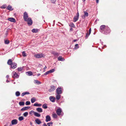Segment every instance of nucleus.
I'll return each mask as SVG.
<instances>
[{"mask_svg":"<svg viewBox=\"0 0 126 126\" xmlns=\"http://www.w3.org/2000/svg\"><path fill=\"white\" fill-rule=\"evenodd\" d=\"M35 122L38 125H40L42 123L41 121L38 118H37L35 120Z\"/></svg>","mask_w":126,"mask_h":126,"instance_id":"13","label":"nucleus"},{"mask_svg":"<svg viewBox=\"0 0 126 126\" xmlns=\"http://www.w3.org/2000/svg\"><path fill=\"white\" fill-rule=\"evenodd\" d=\"M19 104L20 106H24L25 104V103L23 102H20L19 103Z\"/></svg>","mask_w":126,"mask_h":126,"instance_id":"33","label":"nucleus"},{"mask_svg":"<svg viewBox=\"0 0 126 126\" xmlns=\"http://www.w3.org/2000/svg\"><path fill=\"white\" fill-rule=\"evenodd\" d=\"M58 61H63L64 60V59L62 58V56H60L58 58Z\"/></svg>","mask_w":126,"mask_h":126,"instance_id":"18","label":"nucleus"},{"mask_svg":"<svg viewBox=\"0 0 126 126\" xmlns=\"http://www.w3.org/2000/svg\"><path fill=\"white\" fill-rule=\"evenodd\" d=\"M52 53L55 56H58L59 55V53H58L55 52L54 51L52 52Z\"/></svg>","mask_w":126,"mask_h":126,"instance_id":"22","label":"nucleus"},{"mask_svg":"<svg viewBox=\"0 0 126 126\" xmlns=\"http://www.w3.org/2000/svg\"><path fill=\"white\" fill-rule=\"evenodd\" d=\"M17 66V64L15 63H13L11 65V67L12 68L14 69L16 68Z\"/></svg>","mask_w":126,"mask_h":126,"instance_id":"8","label":"nucleus"},{"mask_svg":"<svg viewBox=\"0 0 126 126\" xmlns=\"http://www.w3.org/2000/svg\"><path fill=\"white\" fill-rule=\"evenodd\" d=\"M56 0H50L51 2L52 3H55L56 1Z\"/></svg>","mask_w":126,"mask_h":126,"instance_id":"47","label":"nucleus"},{"mask_svg":"<svg viewBox=\"0 0 126 126\" xmlns=\"http://www.w3.org/2000/svg\"><path fill=\"white\" fill-rule=\"evenodd\" d=\"M44 126H47V124L46 123H44L43 124Z\"/></svg>","mask_w":126,"mask_h":126,"instance_id":"50","label":"nucleus"},{"mask_svg":"<svg viewBox=\"0 0 126 126\" xmlns=\"http://www.w3.org/2000/svg\"><path fill=\"white\" fill-rule=\"evenodd\" d=\"M30 107L29 106L24 107L21 109V111L25 110H27V109H29Z\"/></svg>","mask_w":126,"mask_h":126,"instance_id":"17","label":"nucleus"},{"mask_svg":"<svg viewBox=\"0 0 126 126\" xmlns=\"http://www.w3.org/2000/svg\"><path fill=\"white\" fill-rule=\"evenodd\" d=\"M76 16H75L74 18L73 21L74 22L77 21L78 19L79 16V14L78 12Z\"/></svg>","mask_w":126,"mask_h":126,"instance_id":"6","label":"nucleus"},{"mask_svg":"<svg viewBox=\"0 0 126 126\" xmlns=\"http://www.w3.org/2000/svg\"><path fill=\"white\" fill-rule=\"evenodd\" d=\"M22 55L23 56L25 57L26 56V53H25L24 51H23L22 52Z\"/></svg>","mask_w":126,"mask_h":126,"instance_id":"41","label":"nucleus"},{"mask_svg":"<svg viewBox=\"0 0 126 126\" xmlns=\"http://www.w3.org/2000/svg\"><path fill=\"white\" fill-rule=\"evenodd\" d=\"M6 5H4L1 6V8L2 9H5L6 8Z\"/></svg>","mask_w":126,"mask_h":126,"instance_id":"45","label":"nucleus"},{"mask_svg":"<svg viewBox=\"0 0 126 126\" xmlns=\"http://www.w3.org/2000/svg\"><path fill=\"white\" fill-rule=\"evenodd\" d=\"M77 41V40L75 39L74 40H73V42H76V41Z\"/></svg>","mask_w":126,"mask_h":126,"instance_id":"55","label":"nucleus"},{"mask_svg":"<svg viewBox=\"0 0 126 126\" xmlns=\"http://www.w3.org/2000/svg\"><path fill=\"white\" fill-rule=\"evenodd\" d=\"M52 124L53 123L52 122H50L47 123V125L48 126H50V125L52 126Z\"/></svg>","mask_w":126,"mask_h":126,"instance_id":"42","label":"nucleus"},{"mask_svg":"<svg viewBox=\"0 0 126 126\" xmlns=\"http://www.w3.org/2000/svg\"><path fill=\"white\" fill-rule=\"evenodd\" d=\"M39 30L37 29H34L32 30V31L33 32L36 33L38 32Z\"/></svg>","mask_w":126,"mask_h":126,"instance_id":"24","label":"nucleus"},{"mask_svg":"<svg viewBox=\"0 0 126 126\" xmlns=\"http://www.w3.org/2000/svg\"><path fill=\"white\" fill-rule=\"evenodd\" d=\"M56 112L57 115L60 116L61 114L62 111L61 109L59 108L56 111Z\"/></svg>","mask_w":126,"mask_h":126,"instance_id":"7","label":"nucleus"},{"mask_svg":"<svg viewBox=\"0 0 126 126\" xmlns=\"http://www.w3.org/2000/svg\"><path fill=\"white\" fill-rule=\"evenodd\" d=\"M84 15L82 16V17L83 18H85V17H87L88 16V14L87 12L85 11H84Z\"/></svg>","mask_w":126,"mask_h":126,"instance_id":"15","label":"nucleus"},{"mask_svg":"<svg viewBox=\"0 0 126 126\" xmlns=\"http://www.w3.org/2000/svg\"><path fill=\"white\" fill-rule=\"evenodd\" d=\"M31 100L32 103H33L35 101L36 99L35 97H33L31 98Z\"/></svg>","mask_w":126,"mask_h":126,"instance_id":"26","label":"nucleus"},{"mask_svg":"<svg viewBox=\"0 0 126 126\" xmlns=\"http://www.w3.org/2000/svg\"><path fill=\"white\" fill-rule=\"evenodd\" d=\"M34 112H35L34 111H33V110H31V111L30 112H29V114H32V113H34Z\"/></svg>","mask_w":126,"mask_h":126,"instance_id":"48","label":"nucleus"},{"mask_svg":"<svg viewBox=\"0 0 126 126\" xmlns=\"http://www.w3.org/2000/svg\"><path fill=\"white\" fill-rule=\"evenodd\" d=\"M12 125L16 124L17 123V121L16 119H14L12 120Z\"/></svg>","mask_w":126,"mask_h":126,"instance_id":"11","label":"nucleus"},{"mask_svg":"<svg viewBox=\"0 0 126 126\" xmlns=\"http://www.w3.org/2000/svg\"><path fill=\"white\" fill-rule=\"evenodd\" d=\"M78 46V44H76L75 45V46L77 47V48H79V47Z\"/></svg>","mask_w":126,"mask_h":126,"instance_id":"49","label":"nucleus"},{"mask_svg":"<svg viewBox=\"0 0 126 126\" xmlns=\"http://www.w3.org/2000/svg\"><path fill=\"white\" fill-rule=\"evenodd\" d=\"M30 104V102L29 101H27L26 102L25 104L26 105H29Z\"/></svg>","mask_w":126,"mask_h":126,"instance_id":"43","label":"nucleus"},{"mask_svg":"<svg viewBox=\"0 0 126 126\" xmlns=\"http://www.w3.org/2000/svg\"><path fill=\"white\" fill-rule=\"evenodd\" d=\"M40 73H39V74H37V76H40Z\"/></svg>","mask_w":126,"mask_h":126,"instance_id":"53","label":"nucleus"},{"mask_svg":"<svg viewBox=\"0 0 126 126\" xmlns=\"http://www.w3.org/2000/svg\"><path fill=\"white\" fill-rule=\"evenodd\" d=\"M49 99L50 101L52 102H54L55 101V98L53 96H50Z\"/></svg>","mask_w":126,"mask_h":126,"instance_id":"9","label":"nucleus"},{"mask_svg":"<svg viewBox=\"0 0 126 126\" xmlns=\"http://www.w3.org/2000/svg\"><path fill=\"white\" fill-rule=\"evenodd\" d=\"M53 117L54 118H56L57 117V115L55 113L53 114Z\"/></svg>","mask_w":126,"mask_h":126,"instance_id":"39","label":"nucleus"},{"mask_svg":"<svg viewBox=\"0 0 126 126\" xmlns=\"http://www.w3.org/2000/svg\"><path fill=\"white\" fill-rule=\"evenodd\" d=\"M50 88L48 90V91L50 92H52L56 89L55 87L53 85H52L50 87Z\"/></svg>","mask_w":126,"mask_h":126,"instance_id":"5","label":"nucleus"},{"mask_svg":"<svg viewBox=\"0 0 126 126\" xmlns=\"http://www.w3.org/2000/svg\"><path fill=\"white\" fill-rule=\"evenodd\" d=\"M18 119L19 121H21L24 119V118L23 116H21Z\"/></svg>","mask_w":126,"mask_h":126,"instance_id":"36","label":"nucleus"},{"mask_svg":"<svg viewBox=\"0 0 126 126\" xmlns=\"http://www.w3.org/2000/svg\"><path fill=\"white\" fill-rule=\"evenodd\" d=\"M35 57L37 58H40L44 57V55L43 54H38L34 55Z\"/></svg>","mask_w":126,"mask_h":126,"instance_id":"3","label":"nucleus"},{"mask_svg":"<svg viewBox=\"0 0 126 126\" xmlns=\"http://www.w3.org/2000/svg\"><path fill=\"white\" fill-rule=\"evenodd\" d=\"M42 108L45 109H46L47 108V104L46 103L42 105Z\"/></svg>","mask_w":126,"mask_h":126,"instance_id":"29","label":"nucleus"},{"mask_svg":"<svg viewBox=\"0 0 126 126\" xmlns=\"http://www.w3.org/2000/svg\"><path fill=\"white\" fill-rule=\"evenodd\" d=\"M7 9L8 10H9L10 11H12L13 10V9L12 8V7L11 6L9 5L7 8Z\"/></svg>","mask_w":126,"mask_h":126,"instance_id":"21","label":"nucleus"},{"mask_svg":"<svg viewBox=\"0 0 126 126\" xmlns=\"http://www.w3.org/2000/svg\"><path fill=\"white\" fill-rule=\"evenodd\" d=\"M47 68V67L45 66L44 68V69H45Z\"/></svg>","mask_w":126,"mask_h":126,"instance_id":"56","label":"nucleus"},{"mask_svg":"<svg viewBox=\"0 0 126 126\" xmlns=\"http://www.w3.org/2000/svg\"><path fill=\"white\" fill-rule=\"evenodd\" d=\"M69 25L70 27L74 28L75 27V25L73 23H71L69 24Z\"/></svg>","mask_w":126,"mask_h":126,"instance_id":"30","label":"nucleus"},{"mask_svg":"<svg viewBox=\"0 0 126 126\" xmlns=\"http://www.w3.org/2000/svg\"><path fill=\"white\" fill-rule=\"evenodd\" d=\"M13 63L12 59H10L8 61L7 63L8 65H11Z\"/></svg>","mask_w":126,"mask_h":126,"instance_id":"16","label":"nucleus"},{"mask_svg":"<svg viewBox=\"0 0 126 126\" xmlns=\"http://www.w3.org/2000/svg\"><path fill=\"white\" fill-rule=\"evenodd\" d=\"M36 110L37 111L39 112H41L43 111L42 109L41 108H37L36 109Z\"/></svg>","mask_w":126,"mask_h":126,"instance_id":"20","label":"nucleus"},{"mask_svg":"<svg viewBox=\"0 0 126 126\" xmlns=\"http://www.w3.org/2000/svg\"><path fill=\"white\" fill-rule=\"evenodd\" d=\"M27 73H28V75L29 76H31L32 74V73L31 71L28 72Z\"/></svg>","mask_w":126,"mask_h":126,"instance_id":"38","label":"nucleus"},{"mask_svg":"<svg viewBox=\"0 0 126 126\" xmlns=\"http://www.w3.org/2000/svg\"><path fill=\"white\" fill-rule=\"evenodd\" d=\"M23 19L24 21L27 22L29 26L31 25L32 23V21L31 18L29 17L28 13L26 12H25L23 15Z\"/></svg>","mask_w":126,"mask_h":126,"instance_id":"1","label":"nucleus"},{"mask_svg":"<svg viewBox=\"0 0 126 126\" xmlns=\"http://www.w3.org/2000/svg\"><path fill=\"white\" fill-rule=\"evenodd\" d=\"M28 115V113L27 112H25L23 114V115L25 117L27 116Z\"/></svg>","mask_w":126,"mask_h":126,"instance_id":"37","label":"nucleus"},{"mask_svg":"<svg viewBox=\"0 0 126 126\" xmlns=\"http://www.w3.org/2000/svg\"><path fill=\"white\" fill-rule=\"evenodd\" d=\"M41 104H38L37 103H35L33 105V106H35L41 107Z\"/></svg>","mask_w":126,"mask_h":126,"instance_id":"25","label":"nucleus"},{"mask_svg":"<svg viewBox=\"0 0 126 126\" xmlns=\"http://www.w3.org/2000/svg\"><path fill=\"white\" fill-rule=\"evenodd\" d=\"M60 94H57L56 95V98L57 100H59L60 98V95H59Z\"/></svg>","mask_w":126,"mask_h":126,"instance_id":"31","label":"nucleus"},{"mask_svg":"<svg viewBox=\"0 0 126 126\" xmlns=\"http://www.w3.org/2000/svg\"><path fill=\"white\" fill-rule=\"evenodd\" d=\"M6 77L7 78H8L9 77V75H7V76H6Z\"/></svg>","mask_w":126,"mask_h":126,"instance_id":"54","label":"nucleus"},{"mask_svg":"<svg viewBox=\"0 0 126 126\" xmlns=\"http://www.w3.org/2000/svg\"><path fill=\"white\" fill-rule=\"evenodd\" d=\"M73 29L72 28H71L70 29V31H73Z\"/></svg>","mask_w":126,"mask_h":126,"instance_id":"51","label":"nucleus"},{"mask_svg":"<svg viewBox=\"0 0 126 126\" xmlns=\"http://www.w3.org/2000/svg\"><path fill=\"white\" fill-rule=\"evenodd\" d=\"M4 43L5 44H8L9 43V41L8 40H4Z\"/></svg>","mask_w":126,"mask_h":126,"instance_id":"34","label":"nucleus"},{"mask_svg":"<svg viewBox=\"0 0 126 126\" xmlns=\"http://www.w3.org/2000/svg\"><path fill=\"white\" fill-rule=\"evenodd\" d=\"M55 71V69H52L49 70V71L50 73H51L54 72Z\"/></svg>","mask_w":126,"mask_h":126,"instance_id":"40","label":"nucleus"},{"mask_svg":"<svg viewBox=\"0 0 126 126\" xmlns=\"http://www.w3.org/2000/svg\"><path fill=\"white\" fill-rule=\"evenodd\" d=\"M34 115L37 117H39L41 116L40 114L36 112H34Z\"/></svg>","mask_w":126,"mask_h":126,"instance_id":"19","label":"nucleus"},{"mask_svg":"<svg viewBox=\"0 0 126 126\" xmlns=\"http://www.w3.org/2000/svg\"><path fill=\"white\" fill-rule=\"evenodd\" d=\"M96 2L97 3H98L99 2V0H96Z\"/></svg>","mask_w":126,"mask_h":126,"instance_id":"52","label":"nucleus"},{"mask_svg":"<svg viewBox=\"0 0 126 126\" xmlns=\"http://www.w3.org/2000/svg\"><path fill=\"white\" fill-rule=\"evenodd\" d=\"M30 94V93L28 92H24L21 94V95L22 96H23L25 95L28 94Z\"/></svg>","mask_w":126,"mask_h":126,"instance_id":"23","label":"nucleus"},{"mask_svg":"<svg viewBox=\"0 0 126 126\" xmlns=\"http://www.w3.org/2000/svg\"><path fill=\"white\" fill-rule=\"evenodd\" d=\"M20 93L18 91H17L16 93V96H19L20 95Z\"/></svg>","mask_w":126,"mask_h":126,"instance_id":"35","label":"nucleus"},{"mask_svg":"<svg viewBox=\"0 0 126 126\" xmlns=\"http://www.w3.org/2000/svg\"><path fill=\"white\" fill-rule=\"evenodd\" d=\"M106 30H107V31H106V32L105 31V32L106 33H108L109 32H110V28H109V27H107L106 28Z\"/></svg>","mask_w":126,"mask_h":126,"instance_id":"28","label":"nucleus"},{"mask_svg":"<svg viewBox=\"0 0 126 126\" xmlns=\"http://www.w3.org/2000/svg\"><path fill=\"white\" fill-rule=\"evenodd\" d=\"M57 94H61L62 93V88L61 87H58L56 89Z\"/></svg>","mask_w":126,"mask_h":126,"instance_id":"4","label":"nucleus"},{"mask_svg":"<svg viewBox=\"0 0 126 126\" xmlns=\"http://www.w3.org/2000/svg\"><path fill=\"white\" fill-rule=\"evenodd\" d=\"M85 0H82V1L83 2H84L85 1Z\"/></svg>","mask_w":126,"mask_h":126,"instance_id":"57","label":"nucleus"},{"mask_svg":"<svg viewBox=\"0 0 126 126\" xmlns=\"http://www.w3.org/2000/svg\"><path fill=\"white\" fill-rule=\"evenodd\" d=\"M17 69L18 71H21L22 70V68L21 67L18 68Z\"/></svg>","mask_w":126,"mask_h":126,"instance_id":"44","label":"nucleus"},{"mask_svg":"<svg viewBox=\"0 0 126 126\" xmlns=\"http://www.w3.org/2000/svg\"><path fill=\"white\" fill-rule=\"evenodd\" d=\"M35 83H37V84H40L41 83V82L39 81L38 80H34Z\"/></svg>","mask_w":126,"mask_h":126,"instance_id":"32","label":"nucleus"},{"mask_svg":"<svg viewBox=\"0 0 126 126\" xmlns=\"http://www.w3.org/2000/svg\"><path fill=\"white\" fill-rule=\"evenodd\" d=\"M12 77L14 78H18L19 77V75H18L16 72H13L12 73Z\"/></svg>","mask_w":126,"mask_h":126,"instance_id":"2","label":"nucleus"},{"mask_svg":"<svg viewBox=\"0 0 126 126\" xmlns=\"http://www.w3.org/2000/svg\"><path fill=\"white\" fill-rule=\"evenodd\" d=\"M8 20L11 22H16L15 19L13 18H9L8 19Z\"/></svg>","mask_w":126,"mask_h":126,"instance_id":"12","label":"nucleus"},{"mask_svg":"<svg viewBox=\"0 0 126 126\" xmlns=\"http://www.w3.org/2000/svg\"><path fill=\"white\" fill-rule=\"evenodd\" d=\"M106 26L104 25H101L100 27V30H102L104 29H106Z\"/></svg>","mask_w":126,"mask_h":126,"instance_id":"27","label":"nucleus"},{"mask_svg":"<svg viewBox=\"0 0 126 126\" xmlns=\"http://www.w3.org/2000/svg\"><path fill=\"white\" fill-rule=\"evenodd\" d=\"M50 73L49 71H48L46 72L45 73H44V74L45 75H47L49 74Z\"/></svg>","mask_w":126,"mask_h":126,"instance_id":"46","label":"nucleus"},{"mask_svg":"<svg viewBox=\"0 0 126 126\" xmlns=\"http://www.w3.org/2000/svg\"><path fill=\"white\" fill-rule=\"evenodd\" d=\"M91 28H90L89 30V33H88V32L86 34V36H85V37L87 38H88V36L90 35V34L91 33Z\"/></svg>","mask_w":126,"mask_h":126,"instance_id":"14","label":"nucleus"},{"mask_svg":"<svg viewBox=\"0 0 126 126\" xmlns=\"http://www.w3.org/2000/svg\"><path fill=\"white\" fill-rule=\"evenodd\" d=\"M46 122H48L51 120V118L50 116L49 115H47L46 116Z\"/></svg>","mask_w":126,"mask_h":126,"instance_id":"10","label":"nucleus"}]
</instances>
